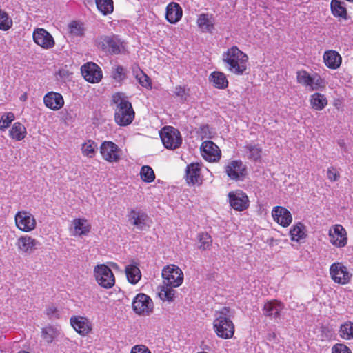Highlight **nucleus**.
Here are the masks:
<instances>
[{"label": "nucleus", "mask_w": 353, "mask_h": 353, "mask_svg": "<svg viewBox=\"0 0 353 353\" xmlns=\"http://www.w3.org/2000/svg\"><path fill=\"white\" fill-rule=\"evenodd\" d=\"M285 305L277 299H271L266 301L262 308L263 315L270 319H277L281 317Z\"/></svg>", "instance_id": "aec40b11"}, {"label": "nucleus", "mask_w": 353, "mask_h": 353, "mask_svg": "<svg viewBox=\"0 0 353 353\" xmlns=\"http://www.w3.org/2000/svg\"><path fill=\"white\" fill-rule=\"evenodd\" d=\"M140 176L141 180L145 183H152L155 179L154 172L149 165H143L141 167Z\"/></svg>", "instance_id": "c03bdc74"}, {"label": "nucleus", "mask_w": 353, "mask_h": 353, "mask_svg": "<svg viewBox=\"0 0 353 353\" xmlns=\"http://www.w3.org/2000/svg\"><path fill=\"white\" fill-rule=\"evenodd\" d=\"M72 233L73 236H87L91 230V225L85 219H74L72 222Z\"/></svg>", "instance_id": "bb28decb"}, {"label": "nucleus", "mask_w": 353, "mask_h": 353, "mask_svg": "<svg viewBox=\"0 0 353 353\" xmlns=\"http://www.w3.org/2000/svg\"><path fill=\"white\" fill-rule=\"evenodd\" d=\"M183 10L178 3L171 2L166 6L165 19L169 23H176L181 20Z\"/></svg>", "instance_id": "a878e982"}, {"label": "nucleus", "mask_w": 353, "mask_h": 353, "mask_svg": "<svg viewBox=\"0 0 353 353\" xmlns=\"http://www.w3.org/2000/svg\"><path fill=\"white\" fill-rule=\"evenodd\" d=\"M163 283L172 287L180 286L183 281L182 270L176 265L170 264L162 270Z\"/></svg>", "instance_id": "4468645a"}, {"label": "nucleus", "mask_w": 353, "mask_h": 353, "mask_svg": "<svg viewBox=\"0 0 353 353\" xmlns=\"http://www.w3.org/2000/svg\"><path fill=\"white\" fill-rule=\"evenodd\" d=\"M97 144L93 140H87L82 143L81 147V153L83 157L89 159L94 158L96 155Z\"/></svg>", "instance_id": "e433bc0d"}, {"label": "nucleus", "mask_w": 353, "mask_h": 353, "mask_svg": "<svg viewBox=\"0 0 353 353\" xmlns=\"http://www.w3.org/2000/svg\"><path fill=\"white\" fill-rule=\"evenodd\" d=\"M338 143L341 147H345V142L343 140L339 141Z\"/></svg>", "instance_id": "6e6d98bb"}, {"label": "nucleus", "mask_w": 353, "mask_h": 353, "mask_svg": "<svg viewBox=\"0 0 353 353\" xmlns=\"http://www.w3.org/2000/svg\"><path fill=\"white\" fill-rule=\"evenodd\" d=\"M197 353H208V352H204V351H201V352H197Z\"/></svg>", "instance_id": "13d9d810"}, {"label": "nucleus", "mask_w": 353, "mask_h": 353, "mask_svg": "<svg viewBox=\"0 0 353 353\" xmlns=\"http://www.w3.org/2000/svg\"><path fill=\"white\" fill-rule=\"evenodd\" d=\"M190 90L185 86L176 85L174 90V96L178 98L181 103H184L188 100L190 97Z\"/></svg>", "instance_id": "37998d69"}, {"label": "nucleus", "mask_w": 353, "mask_h": 353, "mask_svg": "<svg viewBox=\"0 0 353 353\" xmlns=\"http://www.w3.org/2000/svg\"><path fill=\"white\" fill-rule=\"evenodd\" d=\"M125 273L128 280L132 284L137 283L141 277V274L138 264H130L125 267Z\"/></svg>", "instance_id": "72a5a7b5"}, {"label": "nucleus", "mask_w": 353, "mask_h": 353, "mask_svg": "<svg viewBox=\"0 0 353 353\" xmlns=\"http://www.w3.org/2000/svg\"><path fill=\"white\" fill-rule=\"evenodd\" d=\"M248 56L236 46L229 48L223 54V61L227 65V70L235 74L243 75L248 69Z\"/></svg>", "instance_id": "f03ea898"}, {"label": "nucleus", "mask_w": 353, "mask_h": 353, "mask_svg": "<svg viewBox=\"0 0 353 353\" xmlns=\"http://www.w3.org/2000/svg\"><path fill=\"white\" fill-rule=\"evenodd\" d=\"M112 102L116 105L114 108V120L120 126H126L132 123L135 112L132 103L124 94L116 92L112 95Z\"/></svg>", "instance_id": "7ed1b4c3"}, {"label": "nucleus", "mask_w": 353, "mask_h": 353, "mask_svg": "<svg viewBox=\"0 0 353 353\" xmlns=\"http://www.w3.org/2000/svg\"><path fill=\"white\" fill-rule=\"evenodd\" d=\"M32 37L34 43L43 49H51L55 46L53 37L44 28H37L34 29Z\"/></svg>", "instance_id": "a211bd4d"}, {"label": "nucleus", "mask_w": 353, "mask_h": 353, "mask_svg": "<svg viewBox=\"0 0 353 353\" xmlns=\"http://www.w3.org/2000/svg\"><path fill=\"white\" fill-rule=\"evenodd\" d=\"M38 245V241L29 235L19 236L16 242L17 249L23 253H32L37 248Z\"/></svg>", "instance_id": "b1692460"}, {"label": "nucleus", "mask_w": 353, "mask_h": 353, "mask_svg": "<svg viewBox=\"0 0 353 353\" xmlns=\"http://www.w3.org/2000/svg\"><path fill=\"white\" fill-rule=\"evenodd\" d=\"M27 135V130L24 125L20 122H15L9 130V136L11 139L19 141Z\"/></svg>", "instance_id": "473e14b6"}, {"label": "nucleus", "mask_w": 353, "mask_h": 353, "mask_svg": "<svg viewBox=\"0 0 353 353\" xmlns=\"http://www.w3.org/2000/svg\"><path fill=\"white\" fill-rule=\"evenodd\" d=\"M95 44L98 48L112 54L121 53L123 48V42L114 34L100 36L96 39Z\"/></svg>", "instance_id": "0eeeda50"}, {"label": "nucleus", "mask_w": 353, "mask_h": 353, "mask_svg": "<svg viewBox=\"0 0 353 353\" xmlns=\"http://www.w3.org/2000/svg\"><path fill=\"white\" fill-rule=\"evenodd\" d=\"M296 82L307 90H323L325 88V80L317 73L310 74L305 70H300L296 72Z\"/></svg>", "instance_id": "20e7f679"}, {"label": "nucleus", "mask_w": 353, "mask_h": 353, "mask_svg": "<svg viewBox=\"0 0 353 353\" xmlns=\"http://www.w3.org/2000/svg\"><path fill=\"white\" fill-rule=\"evenodd\" d=\"M70 323L72 328L81 336H85L92 331V322L86 316L73 315L70 319Z\"/></svg>", "instance_id": "dca6fc26"}, {"label": "nucleus", "mask_w": 353, "mask_h": 353, "mask_svg": "<svg viewBox=\"0 0 353 353\" xmlns=\"http://www.w3.org/2000/svg\"><path fill=\"white\" fill-rule=\"evenodd\" d=\"M332 353H352V351L345 344L336 343L332 347Z\"/></svg>", "instance_id": "864d4df0"}, {"label": "nucleus", "mask_w": 353, "mask_h": 353, "mask_svg": "<svg viewBox=\"0 0 353 353\" xmlns=\"http://www.w3.org/2000/svg\"><path fill=\"white\" fill-rule=\"evenodd\" d=\"M41 337L48 343H52V341L59 334L57 330L51 325L43 327L41 329Z\"/></svg>", "instance_id": "79ce46f5"}, {"label": "nucleus", "mask_w": 353, "mask_h": 353, "mask_svg": "<svg viewBox=\"0 0 353 353\" xmlns=\"http://www.w3.org/2000/svg\"><path fill=\"white\" fill-rule=\"evenodd\" d=\"M160 137L163 145L167 149L178 148L182 143L180 132L172 126L163 127L160 131Z\"/></svg>", "instance_id": "6e6552de"}, {"label": "nucleus", "mask_w": 353, "mask_h": 353, "mask_svg": "<svg viewBox=\"0 0 353 353\" xmlns=\"http://www.w3.org/2000/svg\"><path fill=\"white\" fill-rule=\"evenodd\" d=\"M132 71L133 76L142 87L148 90L152 89L151 79L139 68L138 65H133L132 67Z\"/></svg>", "instance_id": "7c9ffc66"}, {"label": "nucleus", "mask_w": 353, "mask_h": 353, "mask_svg": "<svg viewBox=\"0 0 353 353\" xmlns=\"http://www.w3.org/2000/svg\"><path fill=\"white\" fill-rule=\"evenodd\" d=\"M273 220L283 228L289 226L292 221L291 212L285 207L275 206L272 210Z\"/></svg>", "instance_id": "412c9836"}, {"label": "nucleus", "mask_w": 353, "mask_h": 353, "mask_svg": "<svg viewBox=\"0 0 353 353\" xmlns=\"http://www.w3.org/2000/svg\"><path fill=\"white\" fill-rule=\"evenodd\" d=\"M210 83L219 90H224L228 87L229 81L225 74L220 71L212 72L208 77Z\"/></svg>", "instance_id": "c85d7f7f"}, {"label": "nucleus", "mask_w": 353, "mask_h": 353, "mask_svg": "<svg viewBox=\"0 0 353 353\" xmlns=\"http://www.w3.org/2000/svg\"><path fill=\"white\" fill-rule=\"evenodd\" d=\"M18 353H29L28 352H26V351H22V352H19Z\"/></svg>", "instance_id": "4d7b16f0"}, {"label": "nucleus", "mask_w": 353, "mask_h": 353, "mask_svg": "<svg viewBox=\"0 0 353 353\" xmlns=\"http://www.w3.org/2000/svg\"><path fill=\"white\" fill-rule=\"evenodd\" d=\"M329 273L334 283L345 285L349 284L352 279V273L343 262H334L330 266Z\"/></svg>", "instance_id": "423d86ee"}, {"label": "nucleus", "mask_w": 353, "mask_h": 353, "mask_svg": "<svg viewBox=\"0 0 353 353\" xmlns=\"http://www.w3.org/2000/svg\"><path fill=\"white\" fill-rule=\"evenodd\" d=\"M43 103L48 109L57 111L63 107L65 101L60 93L51 91L44 95Z\"/></svg>", "instance_id": "4be33fe9"}, {"label": "nucleus", "mask_w": 353, "mask_h": 353, "mask_svg": "<svg viewBox=\"0 0 353 353\" xmlns=\"http://www.w3.org/2000/svg\"><path fill=\"white\" fill-rule=\"evenodd\" d=\"M16 228L23 232H30L37 228L34 216L29 211L19 210L14 216Z\"/></svg>", "instance_id": "1a4fd4ad"}, {"label": "nucleus", "mask_w": 353, "mask_h": 353, "mask_svg": "<svg viewBox=\"0 0 353 353\" xmlns=\"http://www.w3.org/2000/svg\"><path fill=\"white\" fill-rule=\"evenodd\" d=\"M328 237L330 243L336 248H343L347 245V232L341 224H335L330 228Z\"/></svg>", "instance_id": "ddd939ff"}, {"label": "nucleus", "mask_w": 353, "mask_h": 353, "mask_svg": "<svg viewBox=\"0 0 353 353\" xmlns=\"http://www.w3.org/2000/svg\"><path fill=\"white\" fill-rule=\"evenodd\" d=\"M128 221L139 230H142L146 224L148 218L146 213L142 210H131L128 214Z\"/></svg>", "instance_id": "cd10ccee"}, {"label": "nucleus", "mask_w": 353, "mask_h": 353, "mask_svg": "<svg viewBox=\"0 0 353 353\" xmlns=\"http://www.w3.org/2000/svg\"><path fill=\"white\" fill-rule=\"evenodd\" d=\"M228 177L232 181H243L247 176V167L241 160H230L224 166Z\"/></svg>", "instance_id": "9b49d317"}, {"label": "nucleus", "mask_w": 353, "mask_h": 353, "mask_svg": "<svg viewBox=\"0 0 353 353\" xmlns=\"http://www.w3.org/2000/svg\"><path fill=\"white\" fill-rule=\"evenodd\" d=\"M201 154L204 159L209 162L218 161L221 156L219 148L212 141H205L201 143Z\"/></svg>", "instance_id": "6ab92c4d"}, {"label": "nucleus", "mask_w": 353, "mask_h": 353, "mask_svg": "<svg viewBox=\"0 0 353 353\" xmlns=\"http://www.w3.org/2000/svg\"><path fill=\"white\" fill-rule=\"evenodd\" d=\"M174 287L164 284L160 287L158 293L159 296L163 301L172 302L174 300L176 291L174 290Z\"/></svg>", "instance_id": "c9c22d12"}, {"label": "nucleus", "mask_w": 353, "mask_h": 353, "mask_svg": "<svg viewBox=\"0 0 353 353\" xmlns=\"http://www.w3.org/2000/svg\"><path fill=\"white\" fill-rule=\"evenodd\" d=\"M323 61L327 68L336 70L341 65L342 57L334 50H327L323 54Z\"/></svg>", "instance_id": "393cba45"}, {"label": "nucleus", "mask_w": 353, "mask_h": 353, "mask_svg": "<svg viewBox=\"0 0 353 353\" xmlns=\"http://www.w3.org/2000/svg\"><path fill=\"white\" fill-rule=\"evenodd\" d=\"M99 150L102 159L108 163H118L121 159L122 150L113 141H104Z\"/></svg>", "instance_id": "9d476101"}, {"label": "nucleus", "mask_w": 353, "mask_h": 353, "mask_svg": "<svg viewBox=\"0 0 353 353\" xmlns=\"http://www.w3.org/2000/svg\"><path fill=\"white\" fill-rule=\"evenodd\" d=\"M331 11L335 17H340L343 19H347V12L344 3L339 0H332L331 1Z\"/></svg>", "instance_id": "f704fd0d"}, {"label": "nucleus", "mask_w": 353, "mask_h": 353, "mask_svg": "<svg viewBox=\"0 0 353 353\" xmlns=\"http://www.w3.org/2000/svg\"><path fill=\"white\" fill-rule=\"evenodd\" d=\"M132 307L137 314L148 316L153 312L154 303L148 295L139 293L134 298Z\"/></svg>", "instance_id": "f8f14e48"}, {"label": "nucleus", "mask_w": 353, "mask_h": 353, "mask_svg": "<svg viewBox=\"0 0 353 353\" xmlns=\"http://www.w3.org/2000/svg\"><path fill=\"white\" fill-rule=\"evenodd\" d=\"M213 321V330L219 338L230 339L235 332V326L231 318L233 312L229 307H223L215 312Z\"/></svg>", "instance_id": "f257e3e1"}, {"label": "nucleus", "mask_w": 353, "mask_h": 353, "mask_svg": "<svg viewBox=\"0 0 353 353\" xmlns=\"http://www.w3.org/2000/svg\"><path fill=\"white\" fill-rule=\"evenodd\" d=\"M112 265L113 266H116V265H117V264H116V263H112Z\"/></svg>", "instance_id": "bf43d9fd"}, {"label": "nucleus", "mask_w": 353, "mask_h": 353, "mask_svg": "<svg viewBox=\"0 0 353 353\" xmlns=\"http://www.w3.org/2000/svg\"><path fill=\"white\" fill-rule=\"evenodd\" d=\"M46 314L50 319H59L60 314L58 308L53 305H48L46 308Z\"/></svg>", "instance_id": "603ef678"}, {"label": "nucleus", "mask_w": 353, "mask_h": 353, "mask_svg": "<svg viewBox=\"0 0 353 353\" xmlns=\"http://www.w3.org/2000/svg\"><path fill=\"white\" fill-rule=\"evenodd\" d=\"M81 72L85 80L91 83H97L103 78L101 68L93 62H88L81 67Z\"/></svg>", "instance_id": "2eb2a0df"}, {"label": "nucleus", "mask_w": 353, "mask_h": 353, "mask_svg": "<svg viewBox=\"0 0 353 353\" xmlns=\"http://www.w3.org/2000/svg\"><path fill=\"white\" fill-rule=\"evenodd\" d=\"M228 199L230 206L236 211H244L250 205L248 195L240 190L230 192Z\"/></svg>", "instance_id": "f3484780"}, {"label": "nucleus", "mask_w": 353, "mask_h": 353, "mask_svg": "<svg viewBox=\"0 0 353 353\" xmlns=\"http://www.w3.org/2000/svg\"><path fill=\"white\" fill-rule=\"evenodd\" d=\"M185 181L188 184L191 185H201L202 183L201 164L199 163H192L187 165Z\"/></svg>", "instance_id": "5701e85b"}, {"label": "nucleus", "mask_w": 353, "mask_h": 353, "mask_svg": "<svg viewBox=\"0 0 353 353\" xmlns=\"http://www.w3.org/2000/svg\"><path fill=\"white\" fill-rule=\"evenodd\" d=\"M339 169L334 166H330L327 170V178L331 182H335L340 179Z\"/></svg>", "instance_id": "3c124183"}, {"label": "nucleus", "mask_w": 353, "mask_h": 353, "mask_svg": "<svg viewBox=\"0 0 353 353\" xmlns=\"http://www.w3.org/2000/svg\"><path fill=\"white\" fill-rule=\"evenodd\" d=\"M12 18L5 10L0 8V30L7 31L12 28Z\"/></svg>", "instance_id": "a18cd8bd"}, {"label": "nucleus", "mask_w": 353, "mask_h": 353, "mask_svg": "<svg viewBox=\"0 0 353 353\" xmlns=\"http://www.w3.org/2000/svg\"><path fill=\"white\" fill-rule=\"evenodd\" d=\"M69 33L74 37H81L84 34V29L81 23L76 21H72L68 25Z\"/></svg>", "instance_id": "09e8293b"}, {"label": "nucleus", "mask_w": 353, "mask_h": 353, "mask_svg": "<svg viewBox=\"0 0 353 353\" xmlns=\"http://www.w3.org/2000/svg\"><path fill=\"white\" fill-rule=\"evenodd\" d=\"M290 236L292 241L301 242L307 236L305 226L303 223L299 222L291 228Z\"/></svg>", "instance_id": "2f4dec72"}, {"label": "nucleus", "mask_w": 353, "mask_h": 353, "mask_svg": "<svg viewBox=\"0 0 353 353\" xmlns=\"http://www.w3.org/2000/svg\"><path fill=\"white\" fill-rule=\"evenodd\" d=\"M199 248L203 251L208 250L212 245V238L208 232H201L198 235Z\"/></svg>", "instance_id": "a19ab883"}, {"label": "nucleus", "mask_w": 353, "mask_h": 353, "mask_svg": "<svg viewBox=\"0 0 353 353\" xmlns=\"http://www.w3.org/2000/svg\"><path fill=\"white\" fill-rule=\"evenodd\" d=\"M93 276L97 284L103 288L110 289L115 285V276L105 264H97L93 270Z\"/></svg>", "instance_id": "39448f33"}, {"label": "nucleus", "mask_w": 353, "mask_h": 353, "mask_svg": "<svg viewBox=\"0 0 353 353\" xmlns=\"http://www.w3.org/2000/svg\"><path fill=\"white\" fill-rule=\"evenodd\" d=\"M130 353H151V352L144 345H137L132 347Z\"/></svg>", "instance_id": "5fc2aeb1"}, {"label": "nucleus", "mask_w": 353, "mask_h": 353, "mask_svg": "<svg viewBox=\"0 0 353 353\" xmlns=\"http://www.w3.org/2000/svg\"><path fill=\"white\" fill-rule=\"evenodd\" d=\"M14 119L12 112H8L3 114L0 119V130L4 131Z\"/></svg>", "instance_id": "8fccbe9b"}, {"label": "nucleus", "mask_w": 353, "mask_h": 353, "mask_svg": "<svg viewBox=\"0 0 353 353\" xmlns=\"http://www.w3.org/2000/svg\"><path fill=\"white\" fill-rule=\"evenodd\" d=\"M98 10L103 14H112L114 11L113 0H95Z\"/></svg>", "instance_id": "ea45409f"}, {"label": "nucleus", "mask_w": 353, "mask_h": 353, "mask_svg": "<svg viewBox=\"0 0 353 353\" xmlns=\"http://www.w3.org/2000/svg\"><path fill=\"white\" fill-rule=\"evenodd\" d=\"M196 23L203 32H210L214 28L213 23L206 14H201L197 19Z\"/></svg>", "instance_id": "58836bf2"}, {"label": "nucleus", "mask_w": 353, "mask_h": 353, "mask_svg": "<svg viewBox=\"0 0 353 353\" xmlns=\"http://www.w3.org/2000/svg\"><path fill=\"white\" fill-rule=\"evenodd\" d=\"M111 77L115 81L121 83L127 77L125 68L120 65L113 67Z\"/></svg>", "instance_id": "49530a36"}, {"label": "nucleus", "mask_w": 353, "mask_h": 353, "mask_svg": "<svg viewBox=\"0 0 353 353\" xmlns=\"http://www.w3.org/2000/svg\"><path fill=\"white\" fill-rule=\"evenodd\" d=\"M339 334L344 340L353 339V322L347 321L341 324L339 327Z\"/></svg>", "instance_id": "4c0bfd02"}, {"label": "nucleus", "mask_w": 353, "mask_h": 353, "mask_svg": "<svg viewBox=\"0 0 353 353\" xmlns=\"http://www.w3.org/2000/svg\"><path fill=\"white\" fill-rule=\"evenodd\" d=\"M245 148L248 153V158L256 161L261 158L262 149L257 145L248 144Z\"/></svg>", "instance_id": "de8ad7c7"}, {"label": "nucleus", "mask_w": 353, "mask_h": 353, "mask_svg": "<svg viewBox=\"0 0 353 353\" xmlns=\"http://www.w3.org/2000/svg\"><path fill=\"white\" fill-rule=\"evenodd\" d=\"M309 101L311 108L316 111L323 110L328 104L325 95L318 92L310 95Z\"/></svg>", "instance_id": "c756f323"}]
</instances>
